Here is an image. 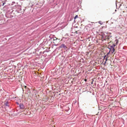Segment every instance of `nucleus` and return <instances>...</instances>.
<instances>
[{
    "label": "nucleus",
    "mask_w": 127,
    "mask_h": 127,
    "mask_svg": "<svg viewBox=\"0 0 127 127\" xmlns=\"http://www.w3.org/2000/svg\"><path fill=\"white\" fill-rule=\"evenodd\" d=\"M68 45L66 44L62 43L59 47V48L64 49L66 51L68 50Z\"/></svg>",
    "instance_id": "1"
},
{
    "label": "nucleus",
    "mask_w": 127,
    "mask_h": 127,
    "mask_svg": "<svg viewBox=\"0 0 127 127\" xmlns=\"http://www.w3.org/2000/svg\"><path fill=\"white\" fill-rule=\"evenodd\" d=\"M108 48L110 50L109 52L107 53L106 55H105L104 57V60H105V63H106V61L107 60V57H108V55L109 54L110 51L111 50V45H109L108 46Z\"/></svg>",
    "instance_id": "2"
},
{
    "label": "nucleus",
    "mask_w": 127,
    "mask_h": 127,
    "mask_svg": "<svg viewBox=\"0 0 127 127\" xmlns=\"http://www.w3.org/2000/svg\"><path fill=\"white\" fill-rule=\"evenodd\" d=\"M106 91L107 93V94H108L109 95L108 96H109V95H110L111 94V86L110 85L109 87H108L106 89Z\"/></svg>",
    "instance_id": "3"
},
{
    "label": "nucleus",
    "mask_w": 127,
    "mask_h": 127,
    "mask_svg": "<svg viewBox=\"0 0 127 127\" xmlns=\"http://www.w3.org/2000/svg\"><path fill=\"white\" fill-rule=\"evenodd\" d=\"M12 13L11 12H10V13H8L5 15L6 17L7 18H10L13 17V16L11 15V14Z\"/></svg>",
    "instance_id": "4"
},
{
    "label": "nucleus",
    "mask_w": 127,
    "mask_h": 127,
    "mask_svg": "<svg viewBox=\"0 0 127 127\" xmlns=\"http://www.w3.org/2000/svg\"><path fill=\"white\" fill-rule=\"evenodd\" d=\"M19 106L20 109H24L25 108L24 105L23 103H21L19 104Z\"/></svg>",
    "instance_id": "5"
},
{
    "label": "nucleus",
    "mask_w": 127,
    "mask_h": 127,
    "mask_svg": "<svg viewBox=\"0 0 127 127\" xmlns=\"http://www.w3.org/2000/svg\"><path fill=\"white\" fill-rule=\"evenodd\" d=\"M116 45L115 44H113L112 45V53H113L115 51V49H114V47Z\"/></svg>",
    "instance_id": "6"
},
{
    "label": "nucleus",
    "mask_w": 127,
    "mask_h": 127,
    "mask_svg": "<svg viewBox=\"0 0 127 127\" xmlns=\"http://www.w3.org/2000/svg\"><path fill=\"white\" fill-rule=\"evenodd\" d=\"M4 104L6 106H9V105L8 104V101H6V102L4 103Z\"/></svg>",
    "instance_id": "7"
},
{
    "label": "nucleus",
    "mask_w": 127,
    "mask_h": 127,
    "mask_svg": "<svg viewBox=\"0 0 127 127\" xmlns=\"http://www.w3.org/2000/svg\"><path fill=\"white\" fill-rule=\"evenodd\" d=\"M118 42V40L117 39H116L115 41V44H117Z\"/></svg>",
    "instance_id": "8"
},
{
    "label": "nucleus",
    "mask_w": 127,
    "mask_h": 127,
    "mask_svg": "<svg viewBox=\"0 0 127 127\" xmlns=\"http://www.w3.org/2000/svg\"><path fill=\"white\" fill-rule=\"evenodd\" d=\"M53 43L54 44L57 43V40H56V39H53Z\"/></svg>",
    "instance_id": "9"
},
{
    "label": "nucleus",
    "mask_w": 127,
    "mask_h": 127,
    "mask_svg": "<svg viewBox=\"0 0 127 127\" xmlns=\"http://www.w3.org/2000/svg\"><path fill=\"white\" fill-rule=\"evenodd\" d=\"M101 36V38H102L103 39V40H105V39L104 38L105 36L103 35Z\"/></svg>",
    "instance_id": "10"
},
{
    "label": "nucleus",
    "mask_w": 127,
    "mask_h": 127,
    "mask_svg": "<svg viewBox=\"0 0 127 127\" xmlns=\"http://www.w3.org/2000/svg\"><path fill=\"white\" fill-rule=\"evenodd\" d=\"M78 17V15H76L75 16L74 18V19L75 20V19H76V18H77Z\"/></svg>",
    "instance_id": "11"
},
{
    "label": "nucleus",
    "mask_w": 127,
    "mask_h": 127,
    "mask_svg": "<svg viewBox=\"0 0 127 127\" xmlns=\"http://www.w3.org/2000/svg\"><path fill=\"white\" fill-rule=\"evenodd\" d=\"M69 109V107H67V109H66L65 110L67 112L68 111V110Z\"/></svg>",
    "instance_id": "12"
},
{
    "label": "nucleus",
    "mask_w": 127,
    "mask_h": 127,
    "mask_svg": "<svg viewBox=\"0 0 127 127\" xmlns=\"http://www.w3.org/2000/svg\"><path fill=\"white\" fill-rule=\"evenodd\" d=\"M6 1V0H5V1L3 3L2 5L1 4V5H2V6H4V4L6 3L5 1Z\"/></svg>",
    "instance_id": "13"
},
{
    "label": "nucleus",
    "mask_w": 127,
    "mask_h": 127,
    "mask_svg": "<svg viewBox=\"0 0 127 127\" xmlns=\"http://www.w3.org/2000/svg\"><path fill=\"white\" fill-rule=\"evenodd\" d=\"M53 45H54V46H57L58 45V44H56L55 43L54 44H53Z\"/></svg>",
    "instance_id": "14"
},
{
    "label": "nucleus",
    "mask_w": 127,
    "mask_h": 127,
    "mask_svg": "<svg viewBox=\"0 0 127 127\" xmlns=\"http://www.w3.org/2000/svg\"><path fill=\"white\" fill-rule=\"evenodd\" d=\"M101 21H100L99 22V23L101 25H102V23H101Z\"/></svg>",
    "instance_id": "15"
},
{
    "label": "nucleus",
    "mask_w": 127,
    "mask_h": 127,
    "mask_svg": "<svg viewBox=\"0 0 127 127\" xmlns=\"http://www.w3.org/2000/svg\"><path fill=\"white\" fill-rule=\"evenodd\" d=\"M108 99L110 101H111V97H109V98H108Z\"/></svg>",
    "instance_id": "16"
},
{
    "label": "nucleus",
    "mask_w": 127,
    "mask_h": 127,
    "mask_svg": "<svg viewBox=\"0 0 127 127\" xmlns=\"http://www.w3.org/2000/svg\"><path fill=\"white\" fill-rule=\"evenodd\" d=\"M54 39H56V40H57V39L56 37H55L54 38Z\"/></svg>",
    "instance_id": "17"
},
{
    "label": "nucleus",
    "mask_w": 127,
    "mask_h": 127,
    "mask_svg": "<svg viewBox=\"0 0 127 127\" xmlns=\"http://www.w3.org/2000/svg\"><path fill=\"white\" fill-rule=\"evenodd\" d=\"M16 103L17 105H19V103H18V102H16Z\"/></svg>",
    "instance_id": "18"
},
{
    "label": "nucleus",
    "mask_w": 127,
    "mask_h": 127,
    "mask_svg": "<svg viewBox=\"0 0 127 127\" xmlns=\"http://www.w3.org/2000/svg\"><path fill=\"white\" fill-rule=\"evenodd\" d=\"M111 93H113V91H112V92H111Z\"/></svg>",
    "instance_id": "19"
},
{
    "label": "nucleus",
    "mask_w": 127,
    "mask_h": 127,
    "mask_svg": "<svg viewBox=\"0 0 127 127\" xmlns=\"http://www.w3.org/2000/svg\"><path fill=\"white\" fill-rule=\"evenodd\" d=\"M113 61H114L113 60V59H112V62Z\"/></svg>",
    "instance_id": "20"
},
{
    "label": "nucleus",
    "mask_w": 127,
    "mask_h": 127,
    "mask_svg": "<svg viewBox=\"0 0 127 127\" xmlns=\"http://www.w3.org/2000/svg\"><path fill=\"white\" fill-rule=\"evenodd\" d=\"M117 11V10L116 9H115V11L116 12Z\"/></svg>",
    "instance_id": "21"
},
{
    "label": "nucleus",
    "mask_w": 127,
    "mask_h": 127,
    "mask_svg": "<svg viewBox=\"0 0 127 127\" xmlns=\"http://www.w3.org/2000/svg\"><path fill=\"white\" fill-rule=\"evenodd\" d=\"M45 52V51L43 52V54H44V52Z\"/></svg>",
    "instance_id": "22"
},
{
    "label": "nucleus",
    "mask_w": 127,
    "mask_h": 127,
    "mask_svg": "<svg viewBox=\"0 0 127 127\" xmlns=\"http://www.w3.org/2000/svg\"><path fill=\"white\" fill-rule=\"evenodd\" d=\"M61 95V94H59V95Z\"/></svg>",
    "instance_id": "23"
},
{
    "label": "nucleus",
    "mask_w": 127,
    "mask_h": 127,
    "mask_svg": "<svg viewBox=\"0 0 127 127\" xmlns=\"http://www.w3.org/2000/svg\"><path fill=\"white\" fill-rule=\"evenodd\" d=\"M123 49H125L123 47Z\"/></svg>",
    "instance_id": "24"
},
{
    "label": "nucleus",
    "mask_w": 127,
    "mask_h": 127,
    "mask_svg": "<svg viewBox=\"0 0 127 127\" xmlns=\"http://www.w3.org/2000/svg\"><path fill=\"white\" fill-rule=\"evenodd\" d=\"M91 83V84H93V82H92Z\"/></svg>",
    "instance_id": "25"
},
{
    "label": "nucleus",
    "mask_w": 127,
    "mask_h": 127,
    "mask_svg": "<svg viewBox=\"0 0 127 127\" xmlns=\"http://www.w3.org/2000/svg\"><path fill=\"white\" fill-rule=\"evenodd\" d=\"M116 6H117V4H116Z\"/></svg>",
    "instance_id": "26"
},
{
    "label": "nucleus",
    "mask_w": 127,
    "mask_h": 127,
    "mask_svg": "<svg viewBox=\"0 0 127 127\" xmlns=\"http://www.w3.org/2000/svg\"><path fill=\"white\" fill-rule=\"evenodd\" d=\"M87 80L86 79V80H85V81H86Z\"/></svg>",
    "instance_id": "27"
},
{
    "label": "nucleus",
    "mask_w": 127,
    "mask_h": 127,
    "mask_svg": "<svg viewBox=\"0 0 127 127\" xmlns=\"http://www.w3.org/2000/svg\"><path fill=\"white\" fill-rule=\"evenodd\" d=\"M112 86H113V85H111L112 87Z\"/></svg>",
    "instance_id": "28"
}]
</instances>
